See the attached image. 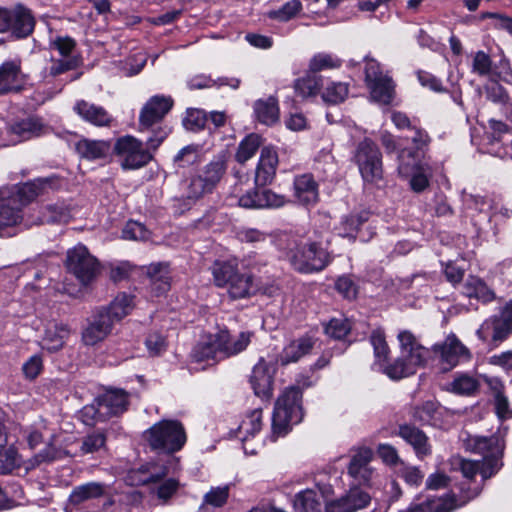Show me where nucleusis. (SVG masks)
<instances>
[{
    "instance_id": "obj_1",
    "label": "nucleus",
    "mask_w": 512,
    "mask_h": 512,
    "mask_svg": "<svg viewBox=\"0 0 512 512\" xmlns=\"http://www.w3.org/2000/svg\"><path fill=\"white\" fill-rule=\"evenodd\" d=\"M278 246L285 251L290 265L300 273L319 272L331 261L330 253L321 243H304L303 239L294 235H283L278 239Z\"/></svg>"
},
{
    "instance_id": "obj_2",
    "label": "nucleus",
    "mask_w": 512,
    "mask_h": 512,
    "mask_svg": "<svg viewBox=\"0 0 512 512\" xmlns=\"http://www.w3.org/2000/svg\"><path fill=\"white\" fill-rule=\"evenodd\" d=\"M253 336L254 333L251 331L232 334L229 330L223 329L209 336L207 341L198 343L193 349L192 356L197 362L220 361L236 356L247 349Z\"/></svg>"
},
{
    "instance_id": "obj_3",
    "label": "nucleus",
    "mask_w": 512,
    "mask_h": 512,
    "mask_svg": "<svg viewBox=\"0 0 512 512\" xmlns=\"http://www.w3.org/2000/svg\"><path fill=\"white\" fill-rule=\"evenodd\" d=\"M210 271L214 284L219 288H226L232 299H243L253 294V276L240 273L237 259L216 260Z\"/></svg>"
},
{
    "instance_id": "obj_4",
    "label": "nucleus",
    "mask_w": 512,
    "mask_h": 512,
    "mask_svg": "<svg viewBox=\"0 0 512 512\" xmlns=\"http://www.w3.org/2000/svg\"><path fill=\"white\" fill-rule=\"evenodd\" d=\"M303 418L302 390L291 386L286 388L275 403L272 416V434L276 437L286 435L291 426Z\"/></svg>"
},
{
    "instance_id": "obj_5",
    "label": "nucleus",
    "mask_w": 512,
    "mask_h": 512,
    "mask_svg": "<svg viewBox=\"0 0 512 512\" xmlns=\"http://www.w3.org/2000/svg\"><path fill=\"white\" fill-rule=\"evenodd\" d=\"M143 438L151 450L169 455L180 451L187 441L184 426L176 420L155 423L144 432Z\"/></svg>"
},
{
    "instance_id": "obj_6",
    "label": "nucleus",
    "mask_w": 512,
    "mask_h": 512,
    "mask_svg": "<svg viewBox=\"0 0 512 512\" xmlns=\"http://www.w3.org/2000/svg\"><path fill=\"white\" fill-rule=\"evenodd\" d=\"M504 434L498 431L489 437L486 436H470L465 440V447L475 453L482 454L484 460L482 462L481 477L486 480L496 474L501 466V458L504 451Z\"/></svg>"
},
{
    "instance_id": "obj_7",
    "label": "nucleus",
    "mask_w": 512,
    "mask_h": 512,
    "mask_svg": "<svg viewBox=\"0 0 512 512\" xmlns=\"http://www.w3.org/2000/svg\"><path fill=\"white\" fill-rule=\"evenodd\" d=\"M106 498L101 511L104 512H129L126 507H122L121 502L124 496L110 492V486L101 482H87L74 487L69 496V503L79 505L86 501L99 498ZM100 512V510L96 511Z\"/></svg>"
},
{
    "instance_id": "obj_8",
    "label": "nucleus",
    "mask_w": 512,
    "mask_h": 512,
    "mask_svg": "<svg viewBox=\"0 0 512 512\" xmlns=\"http://www.w3.org/2000/svg\"><path fill=\"white\" fill-rule=\"evenodd\" d=\"M65 266L82 284L90 283L100 271L98 260L83 244L67 251Z\"/></svg>"
},
{
    "instance_id": "obj_9",
    "label": "nucleus",
    "mask_w": 512,
    "mask_h": 512,
    "mask_svg": "<svg viewBox=\"0 0 512 512\" xmlns=\"http://www.w3.org/2000/svg\"><path fill=\"white\" fill-rule=\"evenodd\" d=\"M354 161L364 181L376 182L382 178V155L373 141L364 139L357 145Z\"/></svg>"
},
{
    "instance_id": "obj_10",
    "label": "nucleus",
    "mask_w": 512,
    "mask_h": 512,
    "mask_svg": "<svg viewBox=\"0 0 512 512\" xmlns=\"http://www.w3.org/2000/svg\"><path fill=\"white\" fill-rule=\"evenodd\" d=\"M429 357L430 351L424 346L410 347V349L401 351V356L386 366L383 372L389 378L399 380L415 374L418 368L426 364Z\"/></svg>"
},
{
    "instance_id": "obj_11",
    "label": "nucleus",
    "mask_w": 512,
    "mask_h": 512,
    "mask_svg": "<svg viewBox=\"0 0 512 512\" xmlns=\"http://www.w3.org/2000/svg\"><path fill=\"white\" fill-rule=\"evenodd\" d=\"M114 151L121 158L123 169H139L152 159L148 147L145 148L141 141L131 135L120 137L114 145Z\"/></svg>"
},
{
    "instance_id": "obj_12",
    "label": "nucleus",
    "mask_w": 512,
    "mask_h": 512,
    "mask_svg": "<svg viewBox=\"0 0 512 512\" xmlns=\"http://www.w3.org/2000/svg\"><path fill=\"white\" fill-rule=\"evenodd\" d=\"M6 127L11 146L40 137L50 130V127L37 116L13 119Z\"/></svg>"
},
{
    "instance_id": "obj_13",
    "label": "nucleus",
    "mask_w": 512,
    "mask_h": 512,
    "mask_svg": "<svg viewBox=\"0 0 512 512\" xmlns=\"http://www.w3.org/2000/svg\"><path fill=\"white\" fill-rule=\"evenodd\" d=\"M432 351L439 358L444 371L454 368L460 361L470 358V352L454 335H448L442 343L435 344Z\"/></svg>"
},
{
    "instance_id": "obj_14",
    "label": "nucleus",
    "mask_w": 512,
    "mask_h": 512,
    "mask_svg": "<svg viewBox=\"0 0 512 512\" xmlns=\"http://www.w3.org/2000/svg\"><path fill=\"white\" fill-rule=\"evenodd\" d=\"M276 368L272 362L260 358L252 369L250 376L251 387L258 397L270 398L273 391V378Z\"/></svg>"
},
{
    "instance_id": "obj_15",
    "label": "nucleus",
    "mask_w": 512,
    "mask_h": 512,
    "mask_svg": "<svg viewBox=\"0 0 512 512\" xmlns=\"http://www.w3.org/2000/svg\"><path fill=\"white\" fill-rule=\"evenodd\" d=\"M26 81L20 60H8L0 65V95L20 92Z\"/></svg>"
},
{
    "instance_id": "obj_16",
    "label": "nucleus",
    "mask_w": 512,
    "mask_h": 512,
    "mask_svg": "<svg viewBox=\"0 0 512 512\" xmlns=\"http://www.w3.org/2000/svg\"><path fill=\"white\" fill-rule=\"evenodd\" d=\"M173 106L169 96L156 95L151 97L141 110L139 121L140 129H149L159 123Z\"/></svg>"
},
{
    "instance_id": "obj_17",
    "label": "nucleus",
    "mask_w": 512,
    "mask_h": 512,
    "mask_svg": "<svg viewBox=\"0 0 512 512\" xmlns=\"http://www.w3.org/2000/svg\"><path fill=\"white\" fill-rule=\"evenodd\" d=\"M373 453L369 448H359L351 456L348 474L360 484L370 486L374 479V469L370 463Z\"/></svg>"
},
{
    "instance_id": "obj_18",
    "label": "nucleus",
    "mask_w": 512,
    "mask_h": 512,
    "mask_svg": "<svg viewBox=\"0 0 512 512\" xmlns=\"http://www.w3.org/2000/svg\"><path fill=\"white\" fill-rule=\"evenodd\" d=\"M23 216L17 197H13L9 188L0 189V235L22 222Z\"/></svg>"
},
{
    "instance_id": "obj_19",
    "label": "nucleus",
    "mask_w": 512,
    "mask_h": 512,
    "mask_svg": "<svg viewBox=\"0 0 512 512\" xmlns=\"http://www.w3.org/2000/svg\"><path fill=\"white\" fill-rule=\"evenodd\" d=\"M371 496L358 487H352L341 498L326 504V512H356L369 505Z\"/></svg>"
},
{
    "instance_id": "obj_20",
    "label": "nucleus",
    "mask_w": 512,
    "mask_h": 512,
    "mask_svg": "<svg viewBox=\"0 0 512 512\" xmlns=\"http://www.w3.org/2000/svg\"><path fill=\"white\" fill-rule=\"evenodd\" d=\"M453 466L454 469L459 470L462 473L463 477L466 479V482L463 483L461 487V497L463 498V500L459 504H457L454 498L450 499L453 501V504H455L456 507H458L465 504L467 501L475 498L480 493L481 489L479 486H475L473 488H466L465 485L468 482H470L478 473L481 474L482 463L462 458H455Z\"/></svg>"
},
{
    "instance_id": "obj_21",
    "label": "nucleus",
    "mask_w": 512,
    "mask_h": 512,
    "mask_svg": "<svg viewBox=\"0 0 512 512\" xmlns=\"http://www.w3.org/2000/svg\"><path fill=\"white\" fill-rule=\"evenodd\" d=\"M284 196L274 193L269 189L253 190L242 195L238 203L244 208H279L285 204Z\"/></svg>"
},
{
    "instance_id": "obj_22",
    "label": "nucleus",
    "mask_w": 512,
    "mask_h": 512,
    "mask_svg": "<svg viewBox=\"0 0 512 512\" xmlns=\"http://www.w3.org/2000/svg\"><path fill=\"white\" fill-rule=\"evenodd\" d=\"M499 65L502 70L500 72L493 73L492 61L490 59V56L486 54L484 51H477L473 55L471 68L473 73L481 77L493 78L495 76L506 82H511L512 71L509 65V61L507 59H502Z\"/></svg>"
},
{
    "instance_id": "obj_23",
    "label": "nucleus",
    "mask_w": 512,
    "mask_h": 512,
    "mask_svg": "<svg viewBox=\"0 0 512 512\" xmlns=\"http://www.w3.org/2000/svg\"><path fill=\"white\" fill-rule=\"evenodd\" d=\"M277 166V152L270 147H264L256 168L255 183L259 186L270 184L276 175Z\"/></svg>"
},
{
    "instance_id": "obj_24",
    "label": "nucleus",
    "mask_w": 512,
    "mask_h": 512,
    "mask_svg": "<svg viewBox=\"0 0 512 512\" xmlns=\"http://www.w3.org/2000/svg\"><path fill=\"white\" fill-rule=\"evenodd\" d=\"M113 322L110 316L98 312L82 332V340L86 345H95L104 340L111 332Z\"/></svg>"
},
{
    "instance_id": "obj_25",
    "label": "nucleus",
    "mask_w": 512,
    "mask_h": 512,
    "mask_svg": "<svg viewBox=\"0 0 512 512\" xmlns=\"http://www.w3.org/2000/svg\"><path fill=\"white\" fill-rule=\"evenodd\" d=\"M70 335V329L66 324L55 321L48 322L41 338V346L49 352L61 349Z\"/></svg>"
},
{
    "instance_id": "obj_26",
    "label": "nucleus",
    "mask_w": 512,
    "mask_h": 512,
    "mask_svg": "<svg viewBox=\"0 0 512 512\" xmlns=\"http://www.w3.org/2000/svg\"><path fill=\"white\" fill-rule=\"evenodd\" d=\"M74 111L86 122L95 126H109L112 116L101 106L85 100H79L74 106Z\"/></svg>"
},
{
    "instance_id": "obj_27",
    "label": "nucleus",
    "mask_w": 512,
    "mask_h": 512,
    "mask_svg": "<svg viewBox=\"0 0 512 512\" xmlns=\"http://www.w3.org/2000/svg\"><path fill=\"white\" fill-rule=\"evenodd\" d=\"M102 412L105 414L106 420L110 417L119 416L124 413L128 407V394L119 389L108 390L99 397Z\"/></svg>"
},
{
    "instance_id": "obj_28",
    "label": "nucleus",
    "mask_w": 512,
    "mask_h": 512,
    "mask_svg": "<svg viewBox=\"0 0 512 512\" xmlns=\"http://www.w3.org/2000/svg\"><path fill=\"white\" fill-rule=\"evenodd\" d=\"M398 434L413 447L419 458L431 454V446L428 442V437L420 429L405 424L399 427Z\"/></svg>"
},
{
    "instance_id": "obj_29",
    "label": "nucleus",
    "mask_w": 512,
    "mask_h": 512,
    "mask_svg": "<svg viewBox=\"0 0 512 512\" xmlns=\"http://www.w3.org/2000/svg\"><path fill=\"white\" fill-rule=\"evenodd\" d=\"M211 192V189L208 186H206L202 178H200L198 175L193 176L190 179L189 183L187 184L182 197L176 199L178 209L181 212H183L186 209H189L200 198Z\"/></svg>"
},
{
    "instance_id": "obj_30",
    "label": "nucleus",
    "mask_w": 512,
    "mask_h": 512,
    "mask_svg": "<svg viewBox=\"0 0 512 512\" xmlns=\"http://www.w3.org/2000/svg\"><path fill=\"white\" fill-rule=\"evenodd\" d=\"M11 28L9 29L17 37H27L35 26V19L30 9L23 5H16L12 9Z\"/></svg>"
},
{
    "instance_id": "obj_31",
    "label": "nucleus",
    "mask_w": 512,
    "mask_h": 512,
    "mask_svg": "<svg viewBox=\"0 0 512 512\" xmlns=\"http://www.w3.org/2000/svg\"><path fill=\"white\" fill-rule=\"evenodd\" d=\"M314 340L309 336H302L291 341L284 347L279 361L282 365L297 362L300 358L311 352Z\"/></svg>"
},
{
    "instance_id": "obj_32",
    "label": "nucleus",
    "mask_w": 512,
    "mask_h": 512,
    "mask_svg": "<svg viewBox=\"0 0 512 512\" xmlns=\"http://www.w3.org/2000/svg\"><path fill=\"white\" fill-rule=\"evenodd\" d=\"M512 332V324L502 316L486 320L478 330L481 338L491 337L494 342H501Z\"/></svg>"
},
{
    "instance_id": "obj_33",
    "label": "nucleus",
    "mask_w": 512,
    "mask_h": 512,
    "mask_svg": "<svg viewBox=\"0 0 512 512\" xmlns=\"http://www.w3.org/2000/svg\"><path fill=\"white\" fill-rule=\"evenodd\" d=\"M295 196L305 205L315 204L318 200V185L310 174L297 176L294 180Z\"/></svg>"
},
{
    "instance_id": "obj_34",
    "label": "nucleus",
    "mask_w": 512,
    "mask_h": 512,
    "mask_svg": "<svg viewBox=\"0 0 512 512\" xmlns=\"http://www.w3.org/2000/svg\"><path fill=\"white\" fill-rule=\"evenodd\" d=\"M462 293L469 298H475L482 303L492 302L495 292L479 277L468 276L462 288Z\"/></svg>"
},
{
    "instance_id": "obj_35",
    "label": "nucleus",
    "mask_w": 512,
    "mask_h": 512,
    "mask_svg": "<svg viewBox=\"0 0 512 512\" xmlns=\"http://www.w3.org/2000/svg\"><path fill=\"white\" fill-rule=\"evenodd\" d=\"M403 158L404 155H400L399 174L403 177H410V185L414 191H423L429 184L426 170L418 164L404 162Z\"/></svg>"
},
{
    "instance_id": "obj_36",
    "label": "nucleus",
    "mask_w": 512,
    "mask_h": 512,
    "mask_svg": "<svg viewBox=\"0 0 512 512\" xmlns=\"http://www.w3.org/2000/svg\"><path fill=\"white\" fill-rule=\"evenodd\" d=\"M226 168L227 165L225 157L223 155H218L203 167L198 176L202 178L206 186L213 191L224 176Z\"/></svg>"
},
{
    "instance_id": "obj_37",
    "label": "nucleus",
    "mask_w": 512,
    "mask_h": 512,
    "mask_svg": "<svg viewBox=\"0 0 512 512\" xmlns=\"http://www.w3.org/2000/svg\"><path fill=\"white\" fill-rule=\"evenodd\" d=\"M110 149V143L102 140L82 139L76 144L78 154L88 160L105 159Z\"/></svg>"
},
{
    "instance_id": "obj_38",
    "label": "nucleus",
    "mask_w": 512,
    "mask_h": 512,
    "mask_svg": "<svg viewBox=\"0 0 512 512\" xmlns=\"http://www.w3.org/2000/svg\"><path fill=\"white\" fill-rule=\"evenodd\" d=\"M253 108L257 120L265 125H273L279 120L278 101L273 96L255 101Z\"/></svg>"
},
{
    "instance_id": "obj_39",
    "label": "nucleus",
    "mask_w": 512,
    "mask_h": 512,
    "mask_svg": "<svg viewBox=\"0 0 512 512\" xmlns=\"http://www.w3.org/2000/svg\"><path fill=\"white\" fill-rule=\"evenodd\" d=\"M371 99L381 104H390L395 95V84L391 77H384L374 82L366 83Z\"/></svg>"
},
{
    "instance_id": "obj_40",
    "label": "nucleus",
    "mask_w": 512,
    "mask_h": 512,
    "mask_svg": "<svg viewBox=\"0 0 512 512\" xmlns=\"http://www.w3.org/2000/svg\"><path fill=\"white\" fill-rule=\"evenodd\" d=\"M152 290L156 295L166 292L170 287L168 266L164 263L151 264L146 268Z\"/></svg>"
},
{
    "instance_id": "obj_41",
    "label": "nucleus",
    "mask_w": 512,
    "mask_h": 512,
    "mask_svg": "<svg viewBox=\"0 0 512 512\" xmlns=\"http://www.w3.org/2000/svg\"><path fill=\"white\" fill-rule=\"evenodd\" d=\"M133 309V299L129 295L122 293L117 295L114 300L111 302L109 307L106 310H102V313H105L110 316V319L114 323L115 321H119L125 316H127L131 310Z\"/></svg>"
},
{
    "instance_id": "obj_42",
    "label": "nucleus",
    "mask_w": 512,
    "mask_h": 512,
    "mask_svg": "<svg viewBox=\"0 0 512 512\" xmlns=\"http://www.w3.org/2000/svg\"><path fill=\"white\" fill-rule=\"evenodd\" d=\"M262 428V410L254 409L250 411L240 423L238 430L243 441L253 437Z\"/></svg>"
},
{
    "instance_id": "obj_43",
    "label": "nucleus",
    "mask_w": 512,
    "mask_h": 512,
    "mask_svg": "<svg viewBox=\"0 0 512 512\" xmlns=\"http://www.w3.org/2000/svg\"><path fill=\"white\" fill-rule=\"evenodd\" d=\"M261 137L257 134L246 136L240 143L235 155L237 162L244 164L251 159L261 146Z\"/></svg>"
},
{
    "instance_id": "obj_44",
    "label": "nucleus",
    "mask_w": 512,
    "mask_h": 512,
    "mask_svg": "<svg viewBox=\"0 0 512 512\" xmlns=\"http://www.w3.org/2000/svg\"><path fill=\"white\" fill-rule=\"evenodd\" d=\"M322 85V77L312 73L296 80L294 87L299 96L307 98L317 95Z\"/></svg>"
},
{
    "instance_id": "obj_45",
    "label": "nucleus",
    "mask_w": 512,
    "mask_h": 512,
    "mask_svg": "<svg viewBox=\"0 0 512 512\" xmlns=\"http://www.w3.org/2000/svg\"><path fill=\"white\" fill-rule=\"evenodd\" d=\"M449 390L458 395L470 396L479 388V381L468 374H459L449 384Z\"/></svg>"
},
{
    "instance_id": "obj_46",
    "label": "nucleus",
    "mask_w": 512,
    "mask_h": 512,
    "mask_svg": "<svg viewBox=\"0 0 512 512\" xmlns=\"http://www.w3.org/2000/svg\"><path fill=\"white\" fill-rule=\"evenodd\" d=\"M70 211L63 204L47 205L39 218V223H67L70 219Z\"/></svg>"
},
{
    "instance_id": "obj_47",
    "label": "nucleus",
    "mask_w": 512,
    "mask_h": 512,
    "mask_svg": "<svg viewBox=\"0 0 512 512\" xmlns=\"http://www.w3.org/2000/svg\"><path fill=\"white\" fill-rule=\"evenodd\" d=\"M321 504L312 490L298 493L294 499L295 512H320Z\"/></svg>"
},
{
    "instance_id": "obj_48",
    "label": "nucleus",
    "mask_w": 512,
    "mask_h": 512,
    "mask_svg": "<svg viewBox=\"0 0 512 512\" xmlns=\"http://www.w3.org/2000/svg\"><path fill=\"white\" fill-rule=\"evenodd\" d=\"M43 190V182H30L20 186L16 192L12 191L13 197H17L20 209L38 197Z\"/></svg>"
},
{
    "instance_id": "obj_49",
    "label": "nucleus",
    "mask_w": 512,
    "mask_h": 512,
    "mask_svg": "<svg viewBox=\"0 0 512 512\" xmlns=\"http://www.w3.org/2000/svg\"><path fill=\"white\" fill-rule=\"evenodd\" d=\"M229 495V485L211 487L210 490L203 496L202 506L221 508L227 503Z\"/></svg>"
},
{
    "instance_id": "obj_50",
    "label": "nucleus",
    "mask_w": 512,
    "mask_h": 512,
    "mask_svg": "<svg viewBox=\"0 0 512 512\" xmlns=\"http://www.w3.org/2000/svg\"><path fill=\"white\" fill-rule=\"evenodd\" d=\"M167 475L166 467L144 466L133 473L137 484L156 483Z\"/></svg>"
},
{
    "instance_id": "obj_51",
    "label": "nucleus",
    "mask_w": 512,
    "mask_h": 512,
    "mask_svg": "<svg viewBox=\"0 0 512 512\" xmlns=\"http://www.w3.org/2000/svg\"><path fill=\"white\" fill-rule=\"evenodd\" d=\"M348 85L343 82H331L322 92V99L329 104L343 102L348 95Z\"/></svg>"
},
{
    "instance_id": "obj_52",
    "label": "nucleus",
    "mask_w": 512,
    "mask_h": 512,
    "mask_svg": "<svg viewBox=\"0 0 512 512\" xmlns=\"http://www.w3.org/2000/svg\"><path fill=\"white\" fill-rule=\"evenodd\" d=\"M370 342L374 349L376 361L379 363L385 362L389 355V347L385 339L384 331L380 328L372 331Z\"/></svg>"
},
{
    "instance_id": "obj_53",
    "label": "nucleus",
    "mask_w": 512,
    "mask_h": 512,
    "mask_svg": "<svg viewBox=\"0 0 512 512\" xmlns=\"http://www.w3.org/2000/svg\"><path fill=\"white\" fill-rule=\"evenodd\" d=\"M341 62L338 58L326 54V53H318L314 55L309 62V71L313 74L332 68L340 67Z\"/></svg>"
},
{
    "instance_id": "obj_54",
    "label": "nucleus",
    "mask_w": 512,
    "mask_h": 512,
    "mask_svg": "<svg viewBox=\"0 0 512 512\" xmlns=\"http://www.w3.org/2000/svg\"><path fill=\"white\" fill-rule=\"evenodd\" d=\"M50 48L57 51L62 58L77 57L74 55L76 42L69 36H55L50 40Z\"/></svg>"
},
{
    "instance_id": "obj_55",
    "label": "nucleus",
    "mask_w": 512,
    "mask_h": 512,
    "mask_svg": "<svg viewBox=\"0 0 512 512\" xmlns=\"http://www.w3.org/2000/svg\"><path fill=\"white\" fill-rule=\"evenodd\" d=\"M106 435L103 432H93L86 435L80 446L83 454L95 453L105 448Z\"/></svg>"
},
{
    "instance_id": "obj_56",
    "label": "nucleus",
    "mask_w": 512,
    "mask_h": 512,
    "mask_svg": "<svg viewBox=\"0 0 512 512\" xmlns=\"http://www.w3.org/2000/svg\"><path fill=\"white\" fill-rule=\"evenodd\" d=\"M207 121V116L203 110L188 109L186 116L183 119V126L189 131H199L204 128Z\"/></svg>"
},
{
    "instance_id": "obj_57",
    "label": "nucleus",
    "mask_w": 512,
    "mask_h": 512,
    "mask_svg": "<svg viewBox=\"0 0 512 512\" xmlns=\"http://www.w3.org/2000/svg\"><path fill=\"white\" fill-rule=\"evenodd\" d=\"M178 488V480L169 478L160 482L152 491V493L156 495L157 499L161 501L162 504H165L173 497Z\"/></svg>"
},
{
    "instance_id": "obj_58",
    "label": "nucleus",
    "mask_w": 512,
    "mask_h": 512,
    "mask_svg": "<svg viewBox=\"0 0 512 512\" xmlns=\"http://www.w3.org/2000/svg\"><path fill=\"white\" fill-rule=\"evenodd\" d=\"M99 398L92 404L86 405L81 410V419L86 425H94L97 422L106 421L105 414L102 412Z\"/></svg>"
},
{
    "instance_id": "obj_59",
    "label": "nucleus",
    "mask_w": 512,
    "mask_h": 512,
    "mask_svg": "<svg viewBox=\"0 0 512 512\" xmlns=\"http://www.w3.org/2000/svg\"><path fill=\"white\" fill-rule=\"evenodd\" d=\"M122 237L126 240L145 241L149 239L150 232L143 224L129 221L122 231Z\"/></svg>"
},
{
    "instance_id": "obj_60",
    "label": "nucleus",
    "mask_w": 512,
    "mask_h": 512,
    "mask_svg": "<svg viewBox=\"0 0 512 512\" xmlns=\"http://www.w3.org/2000/svg\"><path fill=\"white\" fill-rule=\"evenodd\" d=\"M20 465V457L13 447L0 451V474H8Z\"/></svg>"
},
{
    "instance_id": "obj_61",
    "label": "nucleus",
    "mask_w": 512,
    "mask_h": 512,
    "mask_svg": "<svg viewBox=\"0 0 512 512\" xmlns=\"http://www.w3.org/2000/svg\"><path fill=\"white\" fill-rule=\"evenodd\" d=\"M65 456H67L66 451L56 448L53 445L49 444L47 447H45L44 450H42L40 453L33 457V459L31 460V465L36 466L42 463H50L55 460L62 459Z\"/></svg>"
},
{
    "instance_id": "obj_62",
    "label": "nucleus",
    "mask_w": 512,
    "mask_h": 512,
    "mask_svg": "<svg viewBox=\"0 0 512 512\" xmlns=\"http://www.w3.org/2000/svg\"><path fill=\"white\" fill-rule=\"evenodd\" d=\"M438 406L434 401H426L413 408L412 417L421 423H430L437 412Z\"/></svg>"
},
{
    "instance_id": "obj_63",
    "label": "nucleus",
    "mask_w": 512,
    "mask_h": 512,
    "mask_svg": "<svg viewBox=\"0 0 512 512\" xmlns=\"http://www.w3.org/2000/svg\"><path fill=\"white\" fill-rule=\"evenodd\" d=\"M350 331V324L346 319H332L325 327L328 336L334 339H343Z\"/></svg>"
},
{
    "instance_id": "obj_64",
    "label": "nucleus",
    "mask_w": 512,
    "mask_h": 512,
    "mask_svg": "<svg viewBox=\"0 0 512 512\" xmlns=\"http://www.w3.org/2000/svg\"><path fill=\"white\" fill-rule=\"evenodd\" d=\"M360 224L361 221L358 216L349 215L342 218L341 222L335 229L341 237H355V232Z\"/></svg>"
}]
</instances>
